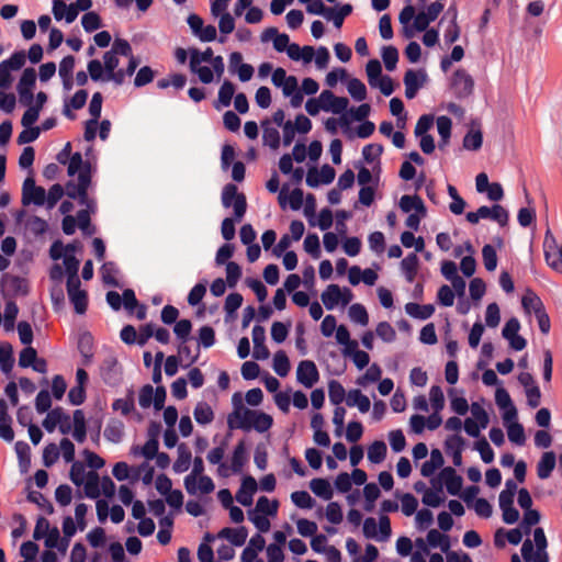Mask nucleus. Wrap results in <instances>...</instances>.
I'll list each match as a JSON object with an SVG mask.
<instances>
[{
	"label": "nucleus",
	"instance_id": "58836bf2",
	"mask_svg": "<svg viewBox=\"0 0 562 562\" xmlns=\"http://www.w3.org/2000/svg\"><path fill=\"white\" fill-rule=\"evenodd\" d=\"M268 121L262 122L263 135L262 140L265 145H268L272 149H278L280 146V134L274 127L267 126Z\"/></svg>",
	"mask_w": 562,
	"mask_h": 562
},
{
	"label": "nucleus",
	"instance_id": "a878e982",
	"mask_svg": "<svg viewBox=\"0 0 562 562\" xmlns=\"http://www.w3.org/2000/svg\"><path fill=\"white\" fill-rule=\"evenodd\" d=\"M21 472H27L31 465V448L25 441H16L14 446Z\"/></svg>",
	"mask_w": 562,
	"mask_h": 562
},
{
	"label": "nucleus",
	"instance_id": "0eeeda50",
	"mask_svg": "<svg viewBox=\"0 0 562 562\" xmlns=\"http://www.w3.org/2000/svg\"><path fill=\"white\" fill-rule=\"evenodd\" d=\"M296 376L300 383L310 389L318 381L319 373L312 360H303L299 363Z\"/></svg>",
	"mask_w": 562,
	"mask_h": 562
},
{
	"label": "nucleus",
	"instance_id": "69168bd1",
	"mask_svg": "<svg viewBox=\"0 0 562 562\" xmlns=\"http://www.w3.org/2000/svg\"><path fill=\"white\" fill-rule=\"evenodd\" d=\"M474 448L480 452L481 459L483 460L484 463L493 462L494 451L484 437H482L475 442Z\"/></svg>",
	"mask_w": 562,
	"mask_h": 562
},
{
	"label": "nucleus",
	"instance_id": "cd10ccee",
	"mask_svg": "<svg viewBox=\"0 0 562 562\" xmlns=\"http://www.w3.org/2000/svg\"><path fill=\"white\" fill-rule=\"evenodd\" d=\"M74 438L78 442H83L87 437V427H86V418L85 414L81 409H76L74 412Z\"/></svg>",
	"mask_w": 562,
	"mask_h": 562
},
{
	"label": "nucleus",
	"instance_id": "7ed1b4c3",
	"mask_svg": "<svg viewBox=\"0 0 562 562\" xmlns=\"http://www.w3.org/2000/svg\"><path fill=\"white\" fill-rule=\"evenodd\" d=\"M450 89L457 99H465L473 93L474 80L465 69L459 68L452 74Z\"/></svg>",
	"mask_w": 562,
	"mask_h": 562
},
{
	"label": "nucleus",
	"instance_id": "e2e57ef3",
	"mask_svg": "<svg viewBox=\"0 0 562 562\" xmlns=\"http://www.w3.org/2000/svg\"><path fill=\"white\" fill-rule=\"evenodd\" d=\"M375 333L378 337L385 342H392L396 339V331L387 322H380L376 326Z\"/></svg>",
	"mask_w": 562,
	"mask_h": 562
},
{
	"label": "nucleus",
	"instance_id": "7c9ffc66",
	"mask_svg": "<svg viewBox=\"0 0 562 562\" xmlns=\"http://www.w3.org/2000/svg\"><path fill=\"white\" fill-rule=\"evenodd\" d=\"M387 448L384 441L375 440L368 448V459L370 462L379 464L386 457Z\"/></svg>",
	"mask_w": 562,
	"mask_h": 562
},
{
	"label": "nucleus",
	"instance_id": "412c9836",
	"mask_svg": "<svg viewBox=\"0 0 562 562\" xmlns=\"http://www.w3.org/2000/svg\"><path fill=\"white\" fill-rule=\"evenodd\" d=\"M322 302L327 310H333L342 297L341 289L338 284H329L321 295Z\"/></svg>",
	"mask_w": 562,
	"mask_h": 562
},
{
	"label": "nucleus",
	"instance_id": "423d86ee",
	"mask_svg": "<svg viewBox=\"0 0 562 562\" xmlns=\"http://www.w3.org/2000/svg\"><path fill=\"white\" fill-rule=\"evenodd\" d=\"M427 75L425 70L420 69L415 71L413 69H408L404 75V85H405V95L407 99H413L416 97L418 90L423 87L426 81Z\"/></svg>",
	"mask_w": 562,
	"mask_h": 562
},
{
	"label": "nucleus",
	"instance_id": "72a5a7b5",
	"mask_svg": "<svg viewBox=\"0 0 562 562\" xmlns=\"http://www.w3.org/2000/svg\"><path fill=\"white\" fill-rule=\"evenodd\" d=\"M36 85V71L34 68H25L16 85V90L34 91Z\"/></svg>",
	"mask_w": 562,
	"mask_h": 562
},
{
	"label": "nucleus",
	"instance_id": "5701e85b",
	"mask_svg": "<svg viewBox=\"0 0 562 562\" xmlns=\"http://www.w3.org/2000/svg\"><path fill=\"white\" fill-rule=\"evenodd\" d=\"M419 259L416 254H408L401 262L402 270L408 282H413L417 276Z\"/></svg>",
	"mask_w": 562,
	"mask_h": 562
},
{
	"label": "nucleus",
	"instance_id": "680f3d73",
	"mask_svg": "<svg viewBox=\"0 0 562 562\" xmlns=\"http://www.w3.org/2000/svg\"><path fill=\"white\" fill-rule=\"evenodd\" d=\"M290 326H291V323L284 324L282 322H274L271 326L272 339L278 344L283 342L289 335Z\"/></svg>",
	"mask_w": 562,
	"mask_h": 562
},
{
	"label": "nucleus",
	"instance_id": "2eb2a0df",
	"mask_svg": "<svg viewBox=\"0 0 562 562\" xmlns=\"http://www.w3.org/2000/svg\"><path fill=\"white\" fill-rule=\"evenodd\" d=\"M521 305L527 314L533 313L535 315L546 308L541 299L531 289L526 290V293L521 297Z\"/></svg>",
	"mask_w": 562,
	"mask_h": 562
},
{
	"label": "nucleus",
	"instance_id": "2f4dec72",
	"mask_svg": "<svg viewBox=\"0 0 562 562\" xmlns=\"http://www.w3.org/2000/svg\"><path fill=\"white\" fill-rule=\"evenodd\" d=\"M291 364L286 353L283 350H279L273 357V370L280 376H286L290 372Z\"/></svg>",
	"mask_w": 562,
	"mask_h": 562
},
{
	"label": "nucleus",
	"instance_id": "e433bc0d",
	"mask_svg": "<svg viewBox=\"0 0 562 562\" xmlns=\"http://www.w3.org/2000/svg\"><path fill=\"white\" fill-rule=\"evenodd\" d=\"M81 24L86 32L91 33L102 26V20L97 12L88 11L82 15Z\"/></svg>",
	"mask_w": 562,
	"mask_h": 562
},
{
	"label": "nucleus",
	"instance_id": "4d7b16f0",
	"mask_svg": "<svg viewBox=\"0 0 562 562\" xmlns=\"http://www.w3.org/2000/svg\"><path fill=\"white\" fill-rule=\"evenodd\" d=\"M69 477L75 485H82L85 483V479L87 480L85 464L80 461H74L70 469Z\"/></svg>",
	"mask_w": 562,
	"mask_h": 562
},
{
	"label": "nucleus",
	"instance_id": "20e7f679",
	"mask_svg": "<svg viewBox=\"0 0 562 562\" xmlns=\"http://www.w3.org/2000/svg\"><path fill=\"white\" fill-rule=\"evenodd\" d=\"M0 286L3 296H24L29 293L27 280L19 276L3 273L0 280Z\"/></svg>",
	"mask_w": 562,
	"mask_h": 562
},
{
	"label": "nucleus",
	"instance_id": "8fccbe9b",
	"mask_svg": "<svg viewBox=\"0 0 562 562\" xmlns=\"http://www.w3.org/2000/svg\"><path fill=\"white\" fill-rule=\"evenodd\" d=\"M60 418H64V409L57 406L47 414L42 425L48 432H53Z\"/></svg>",
	"mask_w": 562,
	"mask_h": 562
},
{
	"label": "nucleus",
	"instance_id": "a19ab883",
	"mask_svg": "<svg viewBox=\"0 0 562 562\" xmlns=\"http://www.w3.org/2000/svg\"><path fill=\"white\" fill-rule=\"evenodd\" d=\"M191 54V57H190V68L192 71H195L196 70V67H199V65L202 63V61H205V63H210L213 58V50L211 47H207L204 52H199L196 48H193L191 49L190 52Z\"/></svg>",
	"mask_w": 562,
	"mask_h": 562
},
{
	"label": "nucleus",
	"instance_id": "bb28decb",
	"mask_svg": "<svg viewBox=\"0 0 562 562\" xmlns=\"http://www.w3.org/2000/svg\"><path fill=\"white\" fill-rule=\"evenodd\" d=\"M434 490H426L423 495V503L429 507H439L442 503V498L439 493L442 492L441 482H437V479L431 480Z\"/></svg>",
	"mask_w": 562,
	"mask_h": 562
},
{
	"label": "nucleus",
	"instance_id": "6ab92c4d",
	"mask_svg": "<svg viewBox=\"0 0 562 562\" xmlns=\"http://www.w3.org/2000/svg\"><path fill=\"white\" fill-rule=\"evenodd\" d=\"M79 260L75 257V255L71 254H65L64 255V266L65 271L67 273V283H70L74 286V283L77 282L78 284H81L80 279L78 277V270H79Z\"/></svg>",
	"mask_w": 562,
	"mask_h": 562
},
{
	"label": "nucleus",
	"instance_id": "393cba45",
	"mask_svg": "<svg viewBox=\"0 0 562 562\" xmlns=\"http://www.w3.org/2000/svg\"><path fill=\"white\" fill-rule=\"evenodd\" d=\"M14 364L13 349L9 342H0V368L3 373L12 371Z\"/></svg>",
	"mask_w": 562,
	"mask_h": 562
},
{
	"label": "nucleus",
	"instance_id": "f257e3e1",
	"mask_svg": "<svg viewBox=\"0 0 562 562\" xmlns=\"http://www.w3.org/2000/svg\"><path fill=\"white\" fill-rule=\"evenodd\" d=\"M232 400L234 409L227 417V426L231 430L243 429L249 431L254 428L258 432H265L271 428L272 417L261 411L245 407L240 393H235Z\"/></svg>",
	"mask_w": 562,
	"mask_h": 562
},
{
	"label": "nucleus",
	"instance_id": "37998d69",
	"mask_svg": "<svg viewBox=\"0 0 562 562\" xmlns=\"http://www.w3.org/2000/svg\"><path fill=\"white\" fill-rule=\"evenodd\" d=\"M46 200V192L43 187L34 188L33 191L22 194V204L30 205L34 203L35 205H43Z\"/></svg>",
	"mask_w": 562,
	"mask_h": 562
},
{
	"label": "nucleus",
	"instance_id": "052dcab7",
	"mask_svg": "<svg viewBox=\"0 0 562 562\" xmlns=\"http://www.w3.org/2000/svg\"><path fill=\"white\" fill-rule=\"evenodd\" d=\"M304 250L310 254L313 258L321 256L319 238L316 234H307L304 239Z\"/></svg>",
	"mask_w": 562,
	"mask_h": 562
},
{
	"label": "nucleus",
	"instance_id": "dca6fc26",
	"mask_svg": "<svg viewBox=\"0 0 562 562\" xmlns=\"http://www.w3.org/2000/svg\"><path fill=\"white\" fill-rule=\"evenodd\" d=\"M557 457L553 451L544 452L537 464V475L539 479H548L555 468Z\"/></svg>",
	"mask_w": 562,
	"mask_h": 562
},
{
	"label": "nucleus",
	"instance_id": "5fc2aeb1",
	"mask_svg": "<svg viewBox=\"0 0 562 562\" xmlns=\"http://www.w3.org/2000/svg\"><path fill=\"white\" fill-rule=\"evenodd\" d=\"M26 60V54L24 50L14 52L10 58L2 60L0 64L4 65L10 70H19L21 69Z\"/></svg>",
	"mask_w": 562,
	"mask_h": 562
},
{
	"label": "nucleus",
	"instance_id": "49530a36",
	"mask_svg": "<svg viewBox=\"0 0 562 562\" xmlns=\"http://www.w3.org/2000/svg\"><path fill=\"white\" fill-rule=\"evenodd\" d=\"M348 92L356 101H363L367 98L366 85L357 79L352 78L348 81Z\"/></svg>",
	"mask_w": 562,
	"mask_h": 562
},
{
	"label": "nucleus",
	"instance_id": "ea45409f",
	"mask_svg": "<svg viewBox=\"0 0 562 562\" xmlns=\"http://www.w3.org/2000/svg\"><path fill=\"white\" fill-rule=\"evenodd\" d=\"M451 10H453V18L451 20V24L449 25V27L445 32V42L448 45L453 44L456 41H458V38L460 36V27H459V25L457 23V15H458L457 7L456 5H451L449 8V11H451Z\"/></svg>",
	"mask_w": 562,
	"mask_h": 562
},
{
	"label": "nucleus",
	"instance_id": "f03ea898",
	"mask_svg": "<svg viewBox=\"0 0 562 562\" xmlns=\"http://www.w3.org/2000/svg\"><path fill=\"white\" fill-rule=\"evenodd\" d=\"M222 203L224 207L234 209V217H226L222 222V236L225 240L229 241L235 237V221L240 222L247 211V200L244 193L238 192V189L233 183H227L223 188Z\"/></svg>",
	"mask_w": 562,
	"mask_h": 562
},
{
	"label": "nucleus",
	"instance_id": "9d476101",
	"mask_svg": "<svg viewBox=\"0 0 562 562\" xmlns=\"http://www.w3.org/2000/svg\"><path fill=\"white\" fill-rule=\"evenodd\" d=\"M66 285L69 301L74 305L76 313L85 314L88 308L87 291L81 290V284H78L77 282L74 283V286L70 283H67Z\"/></svg>",
	"mask_w": 562,
	"mask_h": 562
},
{
	"label": "nucleus",
	"instance_id": "6e6552de",
	"mask_svg": "<svg viewBox=\"0 0 562 562\" xmlns=\"http://www.w3.org/2000/svg\"><path fill=\"white\" fill-rule=\"evenodd\" d=\"M322 109L340 114L347 110L349 101L346 97H337L330 90H324L321 93Z\"/></svg>",
	"mask_w": 562,
	"mask_h": 562
},
{
	"label": "nucleus",
	"instance_id": "de8ad7c7",
	"mask_svg": "<svg viewBox=\"0 0 562 562\" xmlns=\"http://www.w3.org/2000/svg\"><path fill=\"white\" fill-rule=\"evenodd\" d=\"M27 501L36 504L47 515H52L54 513L53 504L41 492H37V491L30 492L27 495Z\"/></svg>",
	"mask_w": 562,
	"mask_h": 562
},
{
	"label": "nucleus",
	"instance_id": "4468645a",
	"mask_svg": "<svg viewBox=\"0 0 562 562\" xmlns=\"http://www.w3.org/2000/svg\"><path fill=\"white\" fill-rule=\"evenodd\" d=\"M204 462L200 456H196L193 460V469L191 474L184 477V487L190 495L196 493V476L203 475Z\"/></svg>",
	"mask_w": 562,
	"mask_h": 562
},
{
	"label": "nucleus",
	"instance_id": "c9c22d12",
	"mask_svg": "<svg viewBox=\"0 0 562 562\" xmlns=\"http://www.w3.org/2000/svg\"><path fill=\"white\" fill-rule=\"evenodd\" d=\"M159 440L158 439H148L146 443L140 448L138 446H134L132 448V452L134 454H143L147 460L154 459L155 456L159 452Z\"/></svg>",
	"mask_w": 562,
	"mask_h": 562
},
{
	"label": "nucleus",
	"instance_id": "bf43d9fd",
	"mask_svg": "<svg viewBox=\"0 0 562 562\" xmlns=\"http://www.w3.org/2000/svg\"><path fill=\"white\" fill-rule=\"evenodd\" d=\"M192 330V323L190 319H180L175 324L173 333L180 341H188Z\"/></svg>",
	"mask_w": 562,
	"mask_h": 562
},
{
	"label": "nucleus",
	"instance_id": "603ef678",
	"mask_svg": "<svg viewBox=\"0 0 562 562\" xmlns=\"http://www.w3.org/2000/svg\"><path fill=\"white\" fill-rule=\"evenodd\" d=\"M349 316L353 322H356L362 326H367L369 323L368 312L362 304H359V303L352 304L349 307Z\"/></svg>",
	"mask_w": 562,
	"mask_h": 562
},
{
	"label": "nucleus",
	"instance_id": "c03bdc74",
	"mask_svg": "<svg viewBox=\"0 0 562 562\" xmlns=\"http://www.w3.org/2000/svg\"><path fill=\"white\" fill-rule=\"evenodd\" d=\"M19 314V307L14 301H8L4 307V322L3 326L5 330H12L14 328L15 319Z\"/></svg>",
	"mask_w": 562,
	"mask_h": 562
},
{
	"label": "nucleus",
	"instance_id": "b1692460",
	"mask_svg": "<svg viewBox=\"0 0 562 562\" xmlns=\"http://www.w3.org/2000/svg\"><path fill=\"white\" fill-rule=\"evenodd\" d=\"M83 484V490L87 497L95 499L100 496V477L95 471H89L87 473V480Z\"/></svg>",
	"mask_w": 562,
	"mask_h": 562
},
{
	"label": "nucleus",
	"instance_id": "338daca9",
	"mask_svg": "<svg viewBox=\"0 0 562 562\" xmlns=\"http://www.w3.org/2000/svg\"><path fill=\"white\" fill-rule=\"evenodd\" d=\"M40 134L41 128L38 126L24 127V130L19 134L16 143L19 145L33 143L38 138Z\"/></svg>",
	"mask_w": 562,
	"mask_h": 562
},
{
	"label": "nucleus",
	"instance_id": "9b49d317",
	"mask_svg": "<svg viewBox=\"0 0 562 562\" xmlns=\"http://www.w3.org/2000/svg\"><path fill=\"white\" fill-rule=\"evenodd\" d=\"M266 340V330L262 326L256 325L252 328V341H254V352L252 357L257 360H266L270 356V351L265 344Z\"/></svg>",
	"mask_w": 562,
	"mask_h": 562
},
{
	"label": "nucleus",
	"instance_id": "f8f14e48",
	"mask_svg": "<svg viewBox=\"0 0 562 562\" xmlns=\"http://www.w3.org/2000/svg\"><path fill=\"white\" fill-rule=\"evenodd\" d=\"M258 488L256 480L247 475L243 479L241 485L236 493V501L243 506H250L252 504V496Z\"/></svg>",
	"mask_w": 562,
	"mask_h": 562
},
{
	"label": "nucleus",
	"instance_id": "39448f33",
	"mask_svg": "<svg viewBox=\"0 0 562 562\" xmlns=\"http://www.w3.org/2000/svg\"><path fill=\"white\" fill-rule=\"evenodd\" d=\"M437 482L445 484L450 495H460L463 480L452 467H446L439 473Z\"/></svg>",
	"mask_w": 562,
	"mask_h": 562
},
{
	"label": "nucleus",
	"instance_id": "0e129e2a",
	"mask_svg": "<svg viewBox=\"0 0 562 562\" xmlns=\"http://www.w3.org/2000/svg\"><path fill=\"white\" fill-rule=\"evenodd\" d=\"M292 502L300 508L310 509L314 506V499L306 491H296L291 495Z\"/></svg>",
	"mask_w": 562,
	"mask_h": 562
},
{
	"label": "nucleus",
	"instance_id": "473e14b6",
	"mask_svg": "<svg viewBox=\"0 0 562 562\" xmlns=\"http://www.w3.org/2000/svg\"><path fill=\"white\" fill-rule=\"evenodd\" d=\"M124 425L120 420H111L105 429L104 437L111 442H120L124 435Z\"/></svg>",
	"mask_w": 562,
	"mask_h": 562
},
{
	"label": "nucleus",
	"instance_id": "1a4fd4ad",
	"mask_svg": "<svg viewBox=\"0 0 562 562\" xmlns=\"http://www.w3.org/2000/svg\"><path fill=\"white\" fill-rule=\"evenodd\" d=\"M464 446V438L458 434L448 436L445 440V450L451 456L452 462L456 467L462 465V451Z\"/></svg>",
	"mask_w": 562,
	"mask_h": 562
},
{
	"label": "nucleus",
	"instance_id": "a211bd4d",
	"mask_svg": "<svg viewBox=\"0 0 562 562\" xmlns=\"http://www.w3.org/2000/svg\"><path fill=\"white\" fill-rule=\"evenodd\" d=\"M246 462H247L246 443H245V440H240L235 446L234 451H233L232 463H231L232 472H234V473L241 472Z\"/></svg>",
	"mask_w": 562,
	"mask_h": 562
},
{
	"label": "nucleus",
	"instance_id": "ddd939ff",
	"mask_svg": "<svg viewBox=\"0 0 562 562\" xmlns=\"http://www.w3.org/2000/svg\"><path fill=\"white\" fill-rule=\"evenodd\" d=\"M119 362L115 357H108L102 361L101 364V376L104 383L114 385L121 380V372H119Z\"/></svg>",
	"mask_w": 562,
	"mask_h": 562
},
{
	"label": "nucleus",
	"instance_id": "f704fd0d",
	"mask_svg": "<svg viewBox=\"0 0 562 562\" xmlns=\"http://www.w3.org/2000/svg\"><path fill=\"white\" fill-rule=\"evenodd\" d=\"M328 396L331 404L336 406L345 401L346 391L339 381L330 380L328 382Z\"/></svg>",
	"mask_w": 562,
	"mask_h": 562
},
{
	"label": "nucleus",
	"instance_id": "c756f323",
	"mask_svg": "<svg viewBox=\"0 0 562 562\" xmlns=\"http://www.w3.org/2000/svg\"><path fill=\"white\" fill-rule=\"evenodd\" d=\"M78 349L85 358L83 364H88L93 356V337L90 333L86 331L80 335Z\"/></svg>",
	"mask_w": 562,
	"mask_h": 562
},
{
	"label": "nucleus",
	"instance_id": "f3484780",
	"mask_svg": "<svg viewBox=\"0 0 562 562\" xmlns=\"http://www.w3.org/2000/svg\"><path fill=\"white\" fill-rule=\"evenodd\" d=\"M405 311L413 318L427 319L435 313V306L432 304L420 305L418 303L409 302L405 305Z\"/></svg>",
	"mask_w": 562,
	"mask_h": 562
},
{
	"label": "nucleus",
	"instance_id": "c85d7f7f",
	"mask_svg": "<svg viewBox=\"0 0 562 562\" xmlns=\"http://www.w3.org/2000/svg\"><path fill=\"white\" fill-rule=\"evenodd\" d=\"M194 418L200 425H207L214 419V412L206 402H199L193 412Z\"/></svg>",
	"mask_w": 562,
	"mask_h": 562
},
{
	"label": "nucleus",
	"instance_id": "09e8293b",
	"mask_svg": "<svg viewBox=\"0 0 562 562\" xmlns=\"http://www.w3.org/2000/svg\"><path fill=\"white\" fill-rule=\"evenodd\" d=\"M366 70L369 83L376 87L378 81L383 77L381 63L378 59H371L368 61Z\"/></svg>",
	"mask_w": 562,
	"mask_h": 562
},
{
	"label": "nucleus",
	"instance_id": "864d4df0",
	"mask_svg": "<svg viewBox=\"0 0 562 562\" xmlns=\"http://www.w3.org/2000/svg\"><path fill=\"white\" fill-rule=\"evenodd\" d=\"M390 111L397 116V127L403 128L406 123V114L404 113V103L400 98H393L390 101Z\"/></svg>",
	"mask_w": 562,
	"mask_h": 562
},
{
	"label": "nucleus",
	"instance_id": "4c0bfd02",
	"mask_svg": "<svg viewBox=\"0 0 562 562\" xmlns=\"http://www.w3.org/2000/svg\"><path fill=\"white\" fill-rule=\"evenodd\" d=\"M279 508L277 499L270 501L266 496H260L257 501L256 510L262 513L265 516H276Z\"/></svg>",
	"mask_w": 562,
	"mask_h": 562
},
{
	"label": "nucleus",
	"instance_id": "3c124183",
	"mask_svg": "<svg viewBox=\"0 0 562 562\" xmlns=\"http://www.w3.org/2000/svg\"><path fill=\"white\" fill-rule=\"evenodd\" d=\"M235 89V85L232 81L225 80L220 88L217 102L223 106H229Z\"/></svg>",
	"mask_w": 562,
	"mask_h": 562
},
{
	"label": "nucleus",
	"instance_id": "13d9d810",
	"mask_svg": "<svg viewBox=\"0 0 562 562\" xmlns=\"http://www.w3.org/2000/svg\"><path fill=\"white\" fill-rule=\"evenodd\" d=\"M241 277V268L235 261L226 263V282L229 288H235Z\"/></svg>",
	"mask_w": 562,
	"mask_h": 562
},
{
	"label": "nucleus",
	"instance_id": "6e6d98bb",
	"mask_svg": "<svg viewBox=\"0 0 562 562\" xmlns=\"http://www.w3.org/2000/svg\"><path fill=\"white\" fill-rule=\"evenodd\" d=\"M483 263L487 271H494L497 267L496 250L492 245H485L482 249Z\"/></svg>",
	"mask_w": 562,
	"mask_h": 562
},
{
	"label": "nucleus",
	"instance_id": "79ce46f5",
	"mask_svg": "<svg viewBox=\"0 0 562 562\" xmlns=\"http://www.w3.org/2000/svg\"><path fill=\"white\" fill-rule=\"evenodd\" d=\"M382 59L385 68L389 71H393L396 68L398 61V50L395 46H384L382 48Z\"/></svg>",
	"mask_w": 562,
	"mask_h": 562
},
{
	"label": "nucleus",
	"instance_id": "4be33fe9",
	"mask_svg": "<svg viewBox=\"0 0 562 562\" xmlns=\"http://www.w3.org/2000/svg\"><path fill=\"white\" fill-rule=\"evenodd\" d=\"M192 453L186 443H180L178 446V458L173 463V471L176 473L186 472L191 463Z\"/></svg>",
	"mask_w": 562,
	"mask_h": 562
},
{
	"label": "nucleus",
	"instance_id": "aec40b11",
	"mask_svg": "<svg viewBox=\"0 0 562 562\" xmlns=\"http://www.w3.org/2000/svg\"><path fill=\"white\" fill-rule=\"evenodd\" d=\"M310 487L316 496L322 497L325 501H329L333 498L334 492L329 481L326 479H313L310 482Z\"/></svg>",
	"mask_w": 562,
	"mask_h": 562
},
{
	"label": "nucleus",
	"instance_id": "a18cd8bd",
	"mask_svg": "<svg viewBox=\"0 0 562 562\" xmlns=\"http://www.w3.org/2000/svg\"><path fill=\"white\" fill-rule=\"evenodd\" d=\"M508 439L518 446H522L526 442L525 430L521 424L512 423L507 425Z\"/></svg>",
	"mask_w": 562,
	"mask_h": 562
},
{
	"label": "nucleus",
	"instance_id": "774afa93",
	"mask_svg": "<svg viewBox=\"0 0 562 562\" xmlns=\"http://www.w3.org/2000/svg\"><path fill=\"white\" fill-rule=\"evenodd\" d=\"M155 78V71L149 66L142 67L134 79L135 87H144Z\"/></svg>",
	"mask_w": 562,
	"mask_h": 562
}]
</instances>
